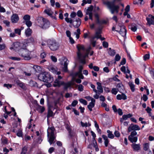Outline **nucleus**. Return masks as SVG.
Wrapping results in <instances>:
<instances>
[{
    "label": "nucleus",
    "instance_id": "nucleus-43",
    "mask_svg": "<svg viewBox=\"0 0 154 154\" xmlns=\"http://www.w3.org/2000/svg\"><path fill=\"white\" fill-rule=\"evenodd\" d=\"M21 31L19 29H14V32L15 34H17L18 35H21Z\"/></svg>",
    "mask_w": 154,
    "mask_h": 154
},
{
    "label": "nucleus",
    "instance_id": "nucleus-2",
    "mask_svg": "<svg viewBox=\"0 0 154 154\" xmlns=\"http://www.w3.org/2000/svg\"><path fill=\"white\" fill-rule=\"evenodd\" d=\"M55 131V129L54 127L48 128L47 130V136L49 138L48 142L51 145L54 142V141L56 138L54 134Z\"/></svg>",
    "mask_w": 154,
    "mask_h": 154
},
{
    "label": "nucleus",
    "instance_id": "nucleus-64",
    "mask_svg": "<svg viewBox=\"0 0 154 154\" xmlns=\"http://www.w3.org/2000/svg\"><path fill=\"white\" fill-rule=\"evenodd\" d=\"M103 70L104 72L108 73L109 72V70L108 67H106L103 68Z\"/></svg>",
    "mask_w": 154,
    "mask_h": 154
},
{
    "label": "nucleus",
    "instance_id": "nucleus-9",
    "mask_svg": "<svg viewBox=\"0 0 154 154\" xmlns=\"http://www.w3.org/2000/svg\"><path fill=\"white\" fill-rule=\"evenodd\" d=\"M121 28L120 31L116 30V31L125 37V39L126 38V35L127 32V30L125 29V27L124 26H120Z\"/></svg>",
    "mask_w": 154,
    "mask_h": 154
},
{
    "label": "nucleus",
    "instance_id": "nucleus-32",
    "mask_svg": "<svg viewBox=\"0 0 154 154\" xmlns=\"http://www.w3.org/2000/svg\"><path fill=\"white\" fill-rule=\"evenodd\" d=\"M77 32H74V34L76 35V37L77 39H79V38L80 35L81 34L80 30V29L78 28L76 30Z\"/></svg>",
    "mask_w": 154,
    "mask_h": 154
},
{
    "label": "nucleus",
    "instance_id": "nucleus-1",
    "mask_svg": "<svg viewBox=\"0 0 154 154\" xmlns=\"http://www.w3.org/2000/svg\"><path fill=\"white\" fill-rule=\"evenodd\" d=\"M38 79L41 81L47 83H51L53 80V78L50 74L45 73L40 74Z\"/></svg>",
    "mask_w": 154,
    "mask_h": 154
},
{
    "label": "nucleus",
    "instance_id": "nucleus-13",
    "mask_svg": "<svg viewBox=\"0 0 154 154\" xmlns=\"http://www.w3.org/2000/svg\"><path fill=\"white\" fill-rule=\"evenodd\" d=\"M81 23V19L79 18H76L75 21H73V26L75 28H78L80 26Z\"/></svg>",
    "mask_w": 154,
    "mask_h": 154
},
{
    "label": "nucleus",
    "instance_id": "nucleus-8",
    "mask_svg": "<svg viewBox=\"0 0 154 154\" xmlns=\"http://www.w3.org/2000/svg\"><path fill=\"white\" fill-rule=\"evenodd\" d=\"M76 47L78 51L77 53V56L79 59H80L82 57V55L80 51H85V49L83 45L79 44Z\"/></svg>",
    "mask_w": 154,
    "mask_h": 154
},
{
    "label": "nucleus",
    "instance_id": "nucleus-46",
    "mask_svg": "<svg viewBox=\"0 0 154 154\" xmlns=\"http://www.w3.org/2000/svg\"><path fill=\"white\" fill-rule=\"evenodd\" d=\"M82 69L83 66H80L79 67V71L75 73L76 74V75H77L78 74H80L81 73H82Z\"/></svg>",
    "mask_w": 154,
    "mask_h": 154
},
{
    "label": "nucleus",
    "instance_id": "nucleus-20",
    "mask_svg": "<svg viewBox=\"0 0 154 154\" xmlns=\"http://www.w3.org/2000/svg\"><path fill=\"white\" fill-rule=\"evenodd\" d=\"M128 139L132 143H136L137 141V137L136 136L128 137Z\"/></svg>",
    "mask_w": 154,
    "mask_h": 154
},
{
    "label": "nucleus",
    "instance_id": "nucleus-21",
    "mask_svg": "<svg viewBox=\"0 0 154 154\" xmlns=\"http://www.w3.org/2000/svg\"><path fill=\"white\" fill-rule=\"evenodd\" d=\"M97 89L98 90V92L100 93H102L103 92V90L101 86V83L99 82H97Z\"/></svg>",
    "mask_w": 154,
    "mask_h": 154
},
{
    "label": "nucleus",
    "instance_id": "nucleus-29",
    "mask_svg": "<svg viewBox=\"0 0 154 154\" xmlns=\"http://www.w3.org/2000/svg\"><path fill=\"white\" fill-rule=\"evenodd\" d=\"M73 84L72 82H69L66 83L64 85V88L65 89H67L69 87H71L72 85Z\"/></svg>",
    "mask_w": 154,
    "mask_h": 154
},
{
    "label": "nucleus",
    "instance_id": "nucleus-38",
    "mask_svg": "<svg viewBox=\"0 0 154 154\" xmlns=\"http://www.w3.org/2000/svg\"><path fill=\"white\" fill-rule=\"evenodd\" d=\"M25 22V23L26 24L28 27H30L32 25V23L31 22L30 20L27 21L26 22H23V23Z\"/></svg>",
    "mask_w": 154,
    "mask_h": 154
},
{
    "label": "nucleus",
    "instance_id": "nucleus-12",
    "mask_svg": "<svg viewBox=\"0 0 154 154\" xmlns=\"http://www.w3.org/2000/svg\"><path fill=\"white\" fill-rule=\"evenodd\" d=\"M148 17L146 18V20L149 26L151 24L154 25V16L149 14Z\"/></svg>",
    "mask_w": 154,
    "mask_h": 154
},
{
    "label": "nucleus",
    "instance_id": "nucleus-28",
    "mask_svg": "<svg viewBox=\"0 0 154 154\" xmlns=\"http://www.w3.org/2000/svg\"><path fill=\"white\" fill-rule=\"evenodd\" d=\"M108 53L111 56H114L116 54L115 51L113 49H112L111 48L108 49Z\"/></svg>",
    "mask_w": 154,
    "mask_h": 154
},
{
    "label": "nucleus",
    "instance_id": "nucleus-58",
    "mask_svg": "<svg viewBox=\"0 0 154 154\" xmlns=\"http://www.w3.org/2000/svg\"><path fill=\"white\" fill-rule=\"evenodd\" d=\"M78 103V101L76 100H74L72 103L71 105L74 107Z\"/></svg>",
    "mask_w": 154,
    "mask_h": 154
},
{
    "label": "nucleus",
    "instance_id": "nucleus-47",
    "mask_svg": "<svg viewBox=\"0 0 154 154\" xmlns=\"http://www.w3.org/2000/svg\"><path fill=\"white\" fill-rule=\"evenodd\" d=\"M77 14V16L80 17H82L83 15L82 11L80 10H79L78 11Z\"/></svg>",
    "mask_w": 154,
    "mask_h": 154
},
{
    "label": "nucleus",
    "instance_id": "nucleus-27",
    "mask_svg": "<svg viewBox=\"0 0 154 154\" xmlns=\"http://www.w3.org/2000/svg\"><path fill=\"white\" fill-rule=\"evenodd\" d=\"M95 103L94 102H91L88 105V107L89 109L91 111H92V108L94 107L95 105Z\"/></svg>",
    "mask_w": 154,
    "mask_h": 154
},
{
    "label": "nucleus",
    "instance_id": "nucleus-25",
    "mask_svg": "<svg viewBox=\"0 0 154 154\" xmlns=\"http://www.w3.org/2000/svg\"><path fill=\"white\" fill-rule=\"evenodd\" d=\"M54 115L53 114V112L52 111L50 108H48L47 115V118L48 119L49 117H52Z\"/></svg>",
    "mask_w": 154,
    "mask_h": 154
},
{
    "label": "nucleus",
    "instance_id": "nucleus-53",
    "mask_svg": "<svg viewBox=\"0 0 154 154\" xmlns=\"http://www.w3.org/2000/svg\"><path fill=\"white\" fill-rule=\"evenodd\" d=\"M29 42L34 43L35 42V39L32 37H31L28 40Z\"/></svg>",
    "mask_w": 154,
    "mask_h": 154
},
{
    "label": "nucleus",
    "instance_id": "nucleus-48",
    "mask_svg": "<svg viewBox=\"0 0 154 154\" xmlns=\"http://www.w3.org/2000/svg\"><path fill=\"white\" fill-rule=\"evenodd\" d=\"M149 148L148 144L147 143H145L143 146V149L145 151H147Z\"/></svg>",
    "mask_w": 154,
    "mask_h": 154
},
{
    "label": "nucleus",
    "instance_id": "nucleus-3",
    "mask_svg": "<svg viewBox=\"0 0 154 154\" xmlns=\"http://www.w3.org/2000/svg\"><path fill=\"white\" fill-rule=\"evenodd\" d=\"M47 45L51 50L55 51L59 48V44L55 40H49L48 41Z\"/></svg>",
    "mask_w": 154,
    "mask_h": 154
},
{
    "label": "nucleus",
    "instance_id": "nucleus-19",
    "mask_svg": "<svg viewBox=\"0 0 154 154\" xmlns=\"http://www.w3.org/2000/svg\"><path fill=\"white\" fill-rule=\"evenodd\" d=\"M117 90L120 93H122L124 89V86L122 83L118 84L117 86Z\"/></svg>",
    "mask_w": 154,
    "mask_h": 154
},
{
    "label": "nucleus",
    "instance_id": "nucleus-5",
    "mask_svg": "<svg viewBox=\"0 0 154 154\" xmlns=\"http://www.w3.org/2000/svg\"><path fill=\"white\" fill-rule=\"evenodd\" d=\"M93 9V6L92 5H91L85 11V20L87 21L88 20V17L87 15H88L89 16V19L93 20V13L92 11Z\"/></svg>",
    "mask_w": 154,
    "mask_h": 154
},
{
    "label": "nucleus",
    "instance_id": "nucleus-37",
    "mask_svg": "<svg viewBox=\"0 0 154 154\" xmlns=\"http://www.w3.org/2000/svg\"><path fill=\"white\" fill-rule=\"evenodd\" d=\"M30 18V16L28 15H25L23 17V19L26 21L29 20Z\"/></svg>",
    "mask_w": 154,
    "mask_h": 154
},
{
    "label": "nucleus",
    "instance_id": "nucleus-50",
    "mask_svg": "<svg viewBox=\"0 0 154 154\" xmlns=\"http://www.w3.org/2000/svg\"><path fill=\"white\" fill-rule=\"evenodd\" d=\"M125 63L126 59L125 58H123L120 62V65H119V66H120L121 65H124L125 64Z\"/></svg>",
    "mask_w": 154,
    "mask_h": 154
},
{
    "label": "nucleus",
    "instance_id": "nucleus-14",
    "mask_svg": "<svg viewBox=\"0 0 154 154\" xmlns=\"http://www.w3.org/2000/svg\"><path fill=\"white\" fill-rule=\"evenodd\" d=\"M11 18L12 23H17L19 20L18 15L16 14H13L11 16Z\"/></svg>",
    "mask_w": 154,
    "mask_h": 154
},
{
    "label": "nucleus",
    "instance_id": "nucleus-52",
    "mask_svg": "<svg viewBox=\"0 0 154 154\" xmlns=\"http://www.w3.org/2000/svg\"><path fill=\"white\" fill-rule=\"evenodd\" d=\"M10 58L14 60L19 61L20 60V58L15 57H10Z\"/></svg>",
    "mask_w": 154,
    "mask_h": 154
},
{
    "label": "nucleus",
    "instance_id": "nucleus-18",
    "mask_svg": "<svg viewBox=\"0 0 154 154\" xmlns=\"http://www.w3.org/2000/svg\"><path fill=\"white\" fill-rule=\"evenodd\" d=\"M64 83L63 82L60 81L58 79H56L54 82L53 85L54 87H60L61 85L64 84Z\"/></svg>",
    "mask_w": 154,
    "mask_h": 154
},
{
    "label": "nucleus",
    "instance_id": "nucleus-41",
    "mask_svg": "<svg viewBox=\"0 0 154 154\" xmlns=\"http://www.w3.org/2000/svg\"><path fill=\"white\" fill-rule=\"evenodd\" d=\"M137 133L135 131H133L131 132L130 135H129L128 137H132L135 136L137 135Z\"/></svg>",
    "mask_w": 154,
    "mask_h": 154
},
{
    "label": "nucleus",
    "instance_id": "nucleus-63",
    "mask_svg": "<svg viewBox=\"0 0 154 154\" xmlns=\"http://www.w3.org/2000/svg\"><path fill=\"white\" fill-rule=\"evenodd\" d=\"M76 13L75 12H73L70 14V17L72 18H74L76 16Z\"/></svg>",
    "mask_w": 154,
    "mask_h": 154
},
{
    "label": "nucleus",
    "instance_id": "nucleus-33",
    "mask_svg": "<svg viewBox=\"0 0 154 154\" xmlns=\"http://www.w3.org/2000/svg\"><path fill=\"white\" fill-rule=\"evenodd\" d=\"M28 147L27 146H24L22 149V151L21 154H26L27 151Z\"/></svg>",
    "mask_w": 154,
    "mask_h": 154
},
{
    "label": "nucleus",
    "instance_id": "nucleus-4",
    "mask_svg": "<svg viewBox=\"0 0 154 154\" xmlns=\"http://www.w3.org/2000/svg\"><path fill=\"white\" fill-rule=\"evenodd\" d=\"M18 53L25 60H29L31 59L30 52L27 49H21L18 51Z\"/></svg>",
    "mask_w": 154,
    "mask_h": 154
},
{
    "label": "nucleus",
    "instance_id": "nucleus-39",
    "mask_svg": "<svg viewBox=\"0 0 154 154\" xmlns=\"http://www.w3.org/2000/svg\"><path fill=\"white\" fill-rule=\"evenodd\" d=\"M84 87L81 84L79 85H78V89L80 91H82L83 90Z\"/></svg>",
    "mask_w": 154,
    "mask_h": 154
},
{
    "label": "nucleus",
    "instance_id": "nucleus-10",
    "mask_svg": "<svg viewBox=\"0 0 154 154\" xmlns=\"http://www.w3.org/2000/svg\"><path fill=\"white\" fill-rule=\"evenodd\" d=\"M140 128L138 125H134L131 124L128 127V131L130 132L132 131H135L136 130H139Z\"/></svg>",
    "mask_w": 154,
    "mask_h": 154
},
{
    "label": "nucleus",
    "instance_id": "nucleus-42",
    "mask_svg": "<svg viewBox=\"0 0 154 154\" xmlns=\"http://www.w3.org/2000/svg\"><path fill=\"white\" fill-rule=\"evenodd\" d=\"M121 59V56L119 54L116 55L115 57V60L116 61H119Z\"/></svg>",
    "mask_w": 154,
    "mask_h": 154
},
{
    "label": "nucleus",
    "instance_id": "nucleus-45",
    "mask_svg": "<svg viewBox=\"0 0 154 154\" xmlns=\"http://www.w3.org/2000/svg\"><path fill=\"white\" fill-rule=\"evenodd\" d=\"M79 101L81 103H83L85 105H87V102L84 99H81L79 100Z\"/></svg>",
    "mask_w": 154,
    "mask_h": 154
},
{
    "label": "nucleus",
    "instance_id": "nucleus-35",
    "mask_svg": "<svg viewBox=\"0 0 154 154\" xmlns=\"http://www.w3.org/2000/svg\"><path fill=\"white\" fill-rule=\"evenodd\" d=\"M129 85L132 91L134 92L135 91V85L132 82H129Z\"/></svg>",
    "mask_w": 154,
    "mask_h": 154
},
{
    "label": "nucleus",
    "instance_id": "nucleus-23",
    "mask_svg": "<svg viewBox=\"0 0 154 154\" xmlns=\"http://www.w3.org/2000/svg\"><path fill=\"white\" fill-rule=\"evenodd\" d=\"M16 83L22 88L24 89L25 88V86L24 83L19 80L16 81Z\"/></svg>",
    "mask_w": 154,
    "mask_h": 154
},
{
    "label": "nucleus",
    "instance_id": "nucleus-17",
    "mask_svg": "<svg viewBox=\"0 0 154 154\" xmlns=\"http://www.w3.org/2000/svg\"><path fill=\"white\" fill-rule=\"evenodd\" d=\"M116 99L119 100L122 99L125 100L127 99V96L124 94L122 93V94H118L116 96Z\"/></svg>",
    "mask_w": 154,
    "mask_h": 154
},
{
    "label": "nucleus",
    "instance_id": "nucleus-6",
    "mask_svg": "<svg viewBox=\"0 0 154 154\" xmlns=\"http://www.w3.org/2000/svg\"><path fill=\"white\" fill-rule=\"evenodd\" d=\"M38 20L41 21V23H42V27L43 29H45L49 27L50 23L48 20H46L42 17H39Z\"/></svg>",
    "mask_w": 154,
    "mask_h": 154
},
{
    "label": "nucleus",
    "instance_id": "nucleus-31",
    "mask_svg": "<svg viewBox=\"0 0 154 154\" xmlns=\"http://www.w3.org/2000/svg\"><path fill=\"white\" fill-rule=\"evenodd\" d=\"M44 12L50 16L52 15L53 14V12H52L51 9H48L45 10L44 11Z\"/></svg>",
    "mask_w": 154,
    "mask_h": 154
},
{
    "label": "nucleus",
    "instance_id": "nucleus-54",
    "mask_svg": "<svg viewBox=\"0 0 154 154\" xmlns=\"http://www.w3.org/2000/svg\"><path fill=\"white\" fill-rule=\"evenodd\" d=\"M149 55L148 54H146L143 57V59L144 60H147L149 59Z\"/></svg>",
    "mask_w": 154,
    "mask_h": 154
},
{
    "label": "nucleus",
    "instance_id": "nucleus-61",
    "mask_svg": "<svg viewBox=\"0 0 154 154\" xmlns=\"http://www.w3.org/2000/svg\"><path fill=\"white\" fill-rule=\"evenodd\" d=\"M121 70L122 72H124V73H126V68L125 66H122L121 68Z\"/></svg>",
    "mask_w": 154,
    "mask_h": 154
},
{
    "label": "nucleus",
    "instance_id": "nucleus-15",
    "mask_svg": "<svg viewBox=\"0 0 154 154\" xmlns=\"http://www.w3.org/2000/svg\"><path fill=\"white\" fill-rule=\"evenodd\" d=\"M131 146L133 149V150L135 151H138L140 149V145L139 144L133 143L131 145Z\"/></svg>",
    "mask_w": 154,
    "mask_h": 154
},
{
    "label": "nucleus",
    "instance_id": "nucleus-16",
    "mask_svg": "<svg viewBox=\"0 0 154 154\" xmlns=\"http://www.w3.org/2000/svg\"><path fill=\"white\" fill-rule=\"evenodd\" d=\"M14 47H12L11 49H14V50H18V51L20 50V42H16L14 43Z\"/></svg>",
    "mask_w": 154,
    "mask_h": 154
},
{
    "label": "nucleus",
    "instance_id": "nucleus-62",
    "mask_svg": "<svg viewBox=\"0 0 154 154\" xmlns=\"http://www.w3.org/2000/svg\"><path fill=\"white\" fill-rule=\"evenodd\" d=\"M75 76H79V77L81 79H84V76L82 75V73H81L80 74H78L77 75H76V73H75Z\"/></svg>",
    "mask_w": 154,
    "mask_h": 154
},
{
    "label": "nucleus",
    "instance_id": "nucleus-34",
    "mask_svg": "<svg viewBox=\"0 0 154 154\" xmlns=\"http://www.w3.org/2000/svg\"><path fill=\"white\" fill-rule=\"evenodd\" d=\"M132 116V115L130 114H129L127 115H124L122 116V118L123 119L126 120L128 118L131 117Z\"/></svg>",
    "mask_w": 154,
    "mask_h": 154
},
{
    "label": "nucleus",
    "instance_id": "nucleus-36",
    "mask_svg": "<svg viewBox=\"0 0 154 154\" xmlns=\"http://www.w3.org/2000/svg\"><path fill=\"white\" fill-rule=\"evenodd\" d=\"M101 34V31L100 30L97 31L95 33V36H94V37H95V38H97V39H98L100 38V37L101 36V35H100Z\"/></svg>",
    "mask_w": 154,
    "mask_h": 154
},
{
    "label": "nucleus",
    "instance_id": "nucleus-7",
    "mask_svg": "<svg viewBox=\"0 0 154 154\" xmlns=\"http://www.w3.org/2000/svg\"><path fill=\"white\" fill-rule=\"evenodd\" d=\"M63 60V61L60 63L63 66L62 68L64 72H66L68 71L67 65L69 61L66 57H64Z\"/></svg>",
    "mask_w": 154,
    "mask_h": 154
},
{
    "label": "nucleus",
    "instance_id": "nucleus-30",
    "mask_svg": "<svg viewBox=\"0 0 154 154\" xmlns=\"http://www.w3.org/2000/svg\"><path fill=\"white\" fill-rule=\"evenodd\" d=\"M107 132L108 133L107 136L109 138L113 139L114 137V135L112 134V131L109 130H108L107 131Z\"/></svg>",
    "mask_w": 154,
    "mask_h": 154
},
{
    "label": "nucleus",
    "instance_id": "nucleus-51",
    "mask_svg": "<svg viewBox=\"0 0 154 154\" xmlns=\"http://www.w3.org/2000/svg\"><path fill=\"white\" fill-rule=\"evenodd\" d=\"M66 21L67 23H73V21L72 20L68 18H65Z\"/></svg>",
    "mask_w": 154,
    "mask_h": 154
},
{
    "label": "nucleus",
    "instance_id": "nucleus-22",
    "mask_svg": "<svg viewBox=\"0 0 154 154\" xmlns=\"http://www.w3.org/2000/svg\"><path fill=\"white\" fill-rule=\"evenodd\" d=\"M90 42L91 43L93 47H94L96 45V40H95V37H92L91 38Z\"/></svg>",
    "mask_w": 154,
    "mask_h": 154
},
{
    "label": "nucleus",
    "instance_id": "nucleus-24",
    "mask_svg": "<svg viewBox=\"0 0 154 154\" xmlns=\"http://www.w3.org/2000/svg\"><path fill=\"white\" fill-rule=\"evenodd\" d=\"M27 45V43L26 42L20 43V50L21 49H26V48Z\"/></svg>",
    "mask_w": 154,
    "mask_h": 154
},
{
    "label": "nucleus",
    "instance_id": "nucleus-60",
    "mask_svg": "<svg viewBox=\"0 0 154 154\" xmlns=\"http://www.w3.org/2000/svg\"><path fill=\"white\" fill-rule=\"evenodd\" d=\"M103 45L104 47L105 48H106L108 47V44L107 42H106L104 41L103 42Z\"/></svg>",
    "mask_w": 154,
    "mask_h": 154
},
{
    "label": "nucleus",
    "instance_id": "nucleus-26",
    "mask_svg": "<svg viewBox=\"0 0 154 154\" xmlns=\"http://www.w3.org/2000/svg\"><path fill=\"white\" fill-rule=\"evenodd\" d=\"M32 32V30L29 28H28L25 32L26 35L28 37L31 35Z\"/></svg>",
    "mask_w": 154,
    "mask_h": 154
},
{
    "label": "nucleus",
    "instance_id": "nucleus-55",
    "mask_svg": "<svg viewBox=\"0 0 154 154\" xmlns=\"http://www.w3.org/2000/svg\"><path fill=\"white\" fill-rule=\"evenodd\" d=\"M46 56V54L45 52L41 53L40 54V57L42 59L44 58Z\"/></svg>",
    "mask_w": 154,
    "mask_h": 154
},
{
    "label": "nucleus",
    "instance_id": "nucleus-11",
    "mask_svg": "<svg viewBox=\"0 0 154 154\" xmlns=\"http://www.w3.org/2000/svg\"><path fill=\"white\" fill-rule=\"evenodd\" d=\"M48 69L49 70L54 74L59 75L60 74V72L57 71V68L55 66L51 65L49 66Z\"/></svg>",
    "mask_w": 154,
    "mask_h": 154
},
{
    "label": "nucleus",
    "instance_id": "nucleus-59",
    "mask_svg": "<svg viewBox=\"0 0 154 154\" xmlns=\"http://www.w3.org/2000/svg\"><path fill=\"white\" fill-rule=\"evenodd\" d=\"M51 58L52 61L53 62H56L57 61V59L55 56H51Z\"/></svg>",
    "mask_w": 154,
    "mask_h": 154
},
{
    "label": "nucleus",
    "instance_id": "nucleus-40",
    "mask_svg": "<svg viewBox=\"0 0 154 154\" xmlns=\"http://www.w3.org/2000/svg\"><path fill=\"white\" fill-rule=\"evenodd\" d=\"M85 98L89 101L91 100V102H95V100L90 96L86 97Z\"/></svg>",
    "mask_w": 154,
    "mask_h": 154
},
{
    "label": "nucleus",
    "instance_id": "nucleus-44",
    "mask_svg": "<svg viewBox=\"0 0 154 154\" xmlns=\"http://www.w3.org/2000/svg\"><path fill=\"white\" fill-rule=\"evenodd\" d=\"M118 91L117 89L113 88L112 89L111 92L112 94L116 95Z\"/></svg>",
    "mask_w": 154,
    "mask_h": 154
},
{
    "label": "nucleus",
    "instance_id": "nucleus-57",
    "mask_svg": "<svg viewBox=\"0 0 154 154\" xmlns=\"http://www.w3.org/2000/svg\"><path fill=\"white\" fill-rule=\"evenodd\" d=\"M4 86L7 87L8 88H9L12 87V85L11 84H5L4 85Z\"/></svg>",
    "mask_w": 154,
    "mask_h": 154
},
{
    "label": "nucleus",
    "instance_id": "nucleus-49",
    "mask_svg": "<svg viewBox=\"0 0 154 154\" xmlns=\"http://www.w3.org/2000/svg\"><path fill=\"white\" fill-rule=\"evenodd\" d=\"M90 32H88L87 33H85L84 35V37L85 38H86L87 37H88L90 38L91 37L89 36V35L90 34Z\"/></svg>",
    "mask_w": 154,
    "mask_h": 154
},
{
    "label": "nucleus",
    "instance_id": "nucleus-56",
    "mask_svg": "<svg viewBox=\"0 0 154 154\" xmlns=\"http://www.w3.org/2000/svg\"><path fill=\"white\" fill-rule=\"evenodd\" d=\"M114 134L116 137H119L120 136V134L119 132L117 131H115L114 133Z\"/></svg>",
    "mask_w": 154,
    "mask_h": 154
}]
</instances>
